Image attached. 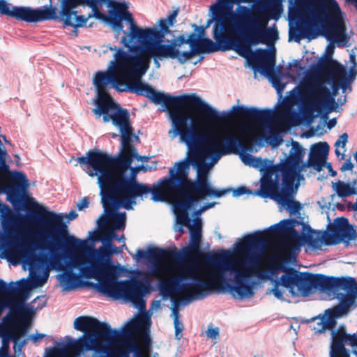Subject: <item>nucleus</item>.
Here are the masks:
<instances>
[{"label":"nucleus","mask_w":357,"mask_h":357,"mask_svg":"<svg viewBox=\"0 0 357 357\" xmlns=\"http://www.w3.org/2000/svg\"><path fill=\"white\" fill-rule=\"evenodd\" d=\"M35 211H29L27 218L33 222H38L47 227L54 225L50 234H55L63 241L68 250L64 254L66 268H78L81 274L87 278H95L98 282L95 284L97 290L104 295L115 300L123 299L126 302L132 303L140 310L146 307L144 297L151 290V280L148 277L141 278H130L123 281H118L121 267L113 264H104L99 261L86 262L84 258L79 255L80 252L87 248L85 240L79 239L69 235L68 226L63 222V217L52 211H47L44 206L35 204Z\"/></svg>","instance_id":"f257e3e1"},{"label":"nucleus","mask_w":357,"mask_h":357,"mask_svg":"<svg viewBox=\"0 0 357 357\" xmlns=\"http://www.w3.org/2000/svg\"><path fill=\"white\" fill-rule=\"evenodd\" d=\"M133 158L147 161L148 157L137 154L132 145L123 147L117 156H112L98 149H92L85 156L78 157L77 162L84 165V171L91 177L98 176L100 195L105 213L109 208L123 207L131 210L137 204L136 198L147 197L148 185L137 181L139 166L132 167Z\"/></svg>","instance_id":"f03ea898"},{"label":"nucleus","mask_w":357,"mask_h":357,"mask_svg":"<svg viewBox=\"0 0 357 357\" xmlns=\"http://www.w3.org/2000/svg\"><path fill=\"white\" fill-rule=\"evenodd\" d=\"M115 51L114 60L111 61L108 69L96 73L93 83L97 91L96 105L111 100L107 92L108 88L118 91H128L149 99L155 105L163 103L166 108L171 107L172 95L156 91L153 88L142 81V77L149 68V61L124 51L121 47L107 45V50Z\"/></svg>","instance_id":"7ed1b4c3"},{"label":"nucleus","mask_w":357,"mask_h":357,"mask_svg":"<svg viewBox=\"0 0 357 357\" xmlns=\"http://www.w3.org/2000/svg\"><path fill=\"white\" fill-rule=\"evenodd\" d=\"M231 23L229 24V33L238 38L239 46L249 50L245 58L255 72L268 76L273 86L278 92L283 90L284 85L280 79L273 77V68L275 63V47L271 50L257 49L252 51L249 47L259 44H271L278 38V31L275 24L267 26L268 20L259 14H254L252 8L245 6H238L236 13L232 14Z\"/></svg>","instance_id":"20e7f679"},{"label":"nucleus","mask_w":357,"mask_h":357,"mask_svg":"<svg viewBox=\"0 0 357 357\" xmlns=\"http://www.w3.org/2000/svg\"><path fill=\"white\" fill-rule=\"evenodd\" d=\"M231 254L230 250H222L220 253L206 257V263L214 267L213 271L207 273V281L204 280L203 275L197 271V265L182 268L183 275L190 280L191 289L194 290L193 294L187 298L188 302L204 299L214 291L218 282L236 299L253 296L254 282L251 279L252 273L237 268L230 259Z\"/></svg>","instance_id":"39448f33"},{"label":"nucleus","mask_w":357,"mask_h":357,"mask_svg":"<svg viewBox=\"0 0 357 357\" xmlns=\"http://www.w3.org/2000/svg\"><path fill=\"white\" fill-rule=\"evenodd\" d=\"M187 157L179 162H176L174 167L170 168L169 177H165L158 182V186L168 195H174L177 201L173 204L178 215L179 222H188V210L195 206L196 200L188 194V188L190 183L188 174L190 166H192L195 159L198 145L187 146Z\"/></svg>","instance_id":"423d86ee"},{"label":"nucleus","mask_w":357,"mask_h":357,"mask_svg":"<svg viewBox=\"0 0 357 357\" xmlns=\"http://www.w3.org/2000/svg\"><path fill=\"white\" fill-rule=\"evenodd\" d=\"M0 251L3 258H21L30 267L36 266V244L24 241L19 227L17 216L6 204L0 202Z\"/></svg>","instance_id":"0eeeda50"},{"label":"nucleus","mask_w":357,"mask_h":357,"mask_svg":"<svg viewBox=\"0 0 357 357\" xmlns=\"http://www.w3.org/2000/svg\"><path fill=\"white\" fill-rule=\"evenodd\" d=\"M339 9L335 0L320 1L307 8V13L301 17L296 24L294 40L299 42L301 38H314L322 31L327 39H331L336 33L343 30L338 29L335 24H341L340 20L335 19L331 9Z\"/></svg>","instance_id":"6e6552de"},{"label":"nucleus","mask_w":357,"mask_h":357,"mask_svg":"<svg viewBox=\"0 0 357 357\" xmlns=\"http://www.w3.org/2000/svg\"><path fill=\"white\" fill-rule=\"evenodd\" d=\"M145 317L136 316L128 321L121 331L112 330L109 325L107 347L102 349L104 357H149L144 354L134 335L144 325Z\"/></svg>","instance_id":"1a4fd4ad"},{"label":"nucleus","mask_w":357,"mask_h":357,"mask_svg":"<svg viewBox=\"0 0 357 357\" xmlns=\"http://www.w3.org/2000/svg\"><path fill=\"white\" fill-rule=\"evenodd\" d=\"M190 103L198 111L206 115L210 121H226L235 112L244 114L249 120L258 121L267 126L273 118L272 109H259L255 107H245L242 105H234L229 110L218 112L208 103L202 100L195 93L183 94L172 97L171 106Z\"/></svg>","instance_id":"9d476101"},{"label":"nucleus","mask_w":357,"mask_h":357,"mask_svg":"<svg viewBox=\"0 0 357 357\" xmlns=\"http://www.w3.org/2000/svg\"><path fill=\"white\" fill-rule=\"evenodd\" d=\"M213 139L207 141L205 144L198 145L197 155L193 160L192 167L197 170L195 181L190 180L188 194L196 200V206L199 200L207 197H220L231 191V189L216 190L211 185L208 174L211 164L206 162L211 152L214 149Z\"/></svg>","instance_id":"9b49d317"},{"label":"nucleus","mask_w":357,"mask_h":357,"mask_svg":"<svg viewBox=\"0 0 357 357\" xmlns=\"http://www.w3.org/2000/svg\"><path fill=\"white\" fill-rule=\"evenodd\" d=\"M112 13L113 23L120 30L123 28L122 20L130 24L127 36H123L121 40V43L123 46H128L129 42H133L134 39H165V36L171 33L169 29V25L165 19L159 20V27L141 28L137 26L132 14L128 11L127 3L118 4L113 9Z\"/></svg>","instance_id":"f8f14e48"},{"label":"nucleus","mask_w":357,"mask_h":357,"mask_svg":"<svg viewBox=\"0 0 357 357\" xmlns=\"http://www.w3.org/2000/svg\"><path fill=\"white\" fill-rule=\"evenodd\" d=\"M185 104L172 105L169 108H166L163 103L159 104L162 105V111L169 110V112L172 129L169 131V133L172 134V138L179 135L182 142L185 143L186 146H191L192 145H201L213 139V135L207 129L197 132L192 123L188 126V121L192 119L180 108ZM188 104L190 105V103ZM190 105L193 106L192 104Z\"/></svg>","instance_id":"ddd939ff"},{"label":"nucleus","mask_w":357,"mask_h":357,"mask_svg":"<svg viewBox=\"0 0 357 357\" xmlns=\"http://www.w3.org/2000/svg\"><path fill=\"white\" fill-rule=\"evenodd\" d=\"M93 112L98 117L102 116L105 123L112 121L119 129L121 137V146H130V143L139 140V137L133 133V128L130 121V113L127 109L121 107L113 100L100 102L93 109Z\"/></svg>","instance_id":"4468645a"},{"label":"nucleus","mask_w":357,"mask_h":357,"mask_svg":"<svg viewBox=\"0 0 357 357\" xmlns=\"http://www.w3.org/2000/svg\"><path fill=\"white\" fill-rule=\"evenodd\" d=\"M243 162L250 167L258 169L261 176L260 178V188L257 190L256 195L261 197L287 176L286 158L279 163L273 164V161L268 159H262L255 157L250 153L244 152L241 157Z\"/></svg>","instance_id":"2eb2a0df"},{"label":"nucleus","mask_w":357,"mask_h":357,"mask_svg":"<svg viewBox=\"0 0 357 357\" xmlns=\"http://www.w3.org/2000/svg\"><path fill=\"white\" fill-rule=\"evenodd\" d=\"M164 39H134L133 42H129L128 53L135 56L137 58H142V56H158L162 59H175L178 56V48L181 47L184 42L179 36L172 40L164 43Z\"/></svg>","instance_id":"dca6fc26"},{"label":"nucleus","mask_w":357,"mask_h":357,"mask_svg":"<svg viewBox=\"0 0 357 357\" xmlns=\"http://www.w3.org/2000/svg\"><path fill=\"white\" fill-rule=\"evenodd\" d=\"M74 328L86 334V351H98L102 354L104 347H107L109 324L97 319L81 316L75 319Z\"/></svg>","instance_id":"f3484780"},{"label":"nucleus","mask_w":357,"mask_h":357,"mask_svg":"<svg viewBox=\"0 0 357 357\" xmlns=\"http://www.w3.org/2000/svg\"><path fill=\"white\" fill-rule=\"evenodd\" d=\"M305 149L298 142H292L291 148L289 155L286 157L287 176L297 180L304 181L305 178L302 174L306 168L312 167L317 171H321L324 166L326 160L310 152L308 160L303 161Z\"/></svg>","instance_id":"a211bd4d"},{"label":"nucleus","mask_w":357,"mask_h":357,"mask_svg":"<svg viewBox=\"0 0 357 357\" xmlns=\"http://www.w3.org/2000/svg\"><path fill=\"white\" fill-rule=\"evenodd\" d=\"M347 278H335L326 276L322 274H312L304 272V276L301 284L296 291V296H307L310 295L313 289H320L333 292L337 298V294H341L340 291H344Z\"/></svg>","instance_id":"6ab92c4d"},{"label":"nucleus","mask_w":357,"mask_h":357,"mask_svg":"<svg viewBox=\"0 0 357 357\" xmlns=\"http://www.w3.org/2000/svg\"><path fill=\"white\" fill-rule=\"evenodd\" d=\"M300 181H297L288 176L282 178L277 183V186L262 195V198H271L284 206L290 214H296L301 209V203L294 200V194L296 193Z\"/></svg>","instance_id":"aec40b11"},{"label":"nucleus","mask_w":357,"mask_h":357,"mask_svg":"<svg viewBox=\"0 0 357 357\" xmlns=\"http://www.w3.org/2000/svg\"><path fill=\"white\" fill-rule=\"evenodd\" d=\"M10 6L6 0H0V15L26 22H38L57 18L56 8L52 6L36 9L25 6H12L10 8Z\"/></svg>","instance_id":"412c9836"},{"label":"nucleus","mask_w":357,"mask_h":357,"mask_svg":"<svg viewBox=\"0 0 357 357\" xmlns=\"http://www.w3.org/2000/svg\"><path fill=\"white\" fill-rule=\"evenodd\" d=\"M260 231L245 236L242 242L235 245L236 252L243 256L242 266L246 270H255L259 266L264 251L266 242L259 238Z\"/></svg>","instance_id":"4be33fe9"},{"label":"nucleus","mask_w":357,"mask_h":357,"mask_svg":"<svg viewBox=\"0 0 357 357\" xmlns=\"http://www.w3.org/2000/svg\"><path fill=\"white\" fill-rule=\"evenodd\" d=\"M330 357H357V332L348 334L344 325L330 329Z\"/></svg>","instance_id":"5701e85b"},{"label":"nucleus","mask_w":357,"mask_h":357,"mask_svg":"<svg viewBox=\"0 0 357 357\" xmlns=\"http://www.w3.org/2000/svg\"><path fill=\"white\" fill-rule=\"evenodd\" d=\"M309 93L312 96L310 104L302 109L303 116L312 120L313 113L317 111L321 105V103H327L328 112H338V103L335 102V98L331 95L329 90L322 84H315L308 86Z\"/></svg>","instance_id":"b1692460"},{"label":"nucleus","mask_w":357,"mask_h":357,"mask_svg":"<svg viewBox=\"0 0 357 357\" xmlns=\"http://www.w3.org/2000/svg\"><path fill=\"white\" fill-rule=\"evenodd\" d=\"M219 40L214 38L215 42L212 41L209 38H204L196 43V47L198 50V54L207 53L211 54L219 50L227 51L229 50H234L240 56H247L249 50L241 47L239 41H236L226 36H221Z\"/></svg>","instance_id":"393cba45"},{"label":"nucleus","mask_w":357,"mask_h":357,"mask_svg":"<svg viewBox=\"0 0 357 357\" xmlns=\"http://www.w3.org/2000/svg\"><path fill=\"white\" fill-rule=\"evenodd\" d=\"M356 237V231L353 226L349 224L348 219L339 217L335 219L333 227L326 234L324 242L326 245H336L341 242L349 243Z\"/></svg>","instance_id":"a878e982"},{"label":"nucleus","mask_w":357,"mask_h":357,"mask_svg":"<svg viewBox=\"0 0 357 357\" xmlns=\"http://www.w3.org/2000/svg\"><path fill=\"white\" fill-rule=\"evenodd\" d=\"M346 314L344 311L340 308L338 304L333 308H328L323 314L306 320V323H310L312 330L317 333H324L326 329L330 330L335 328L337 319L342 315Z\"/></svg>","instance_id":"bb28decb"},{"label":"nucleus","mask_w":357,"mask_h":357,"mask_svg":"<svg viewBox=\"0 0 357 357\" xmlns=\"http://www.w3.org/2000/svg\"><path fill=\"white\" fill-rule=\"evenodd\" d=\"M275 271H281L284 273L282 275L279 282L280 285L289 289L293 296H296V291H298L302 280L304 276V272H299L294 268L288 266V262L284 259H280L278 261Z\"/></svg>","instance_id":"cd10ccee"},{"label":"nucleus","mask_w":357,"mask_h":357,"mask_svg":"<svg viewBox=\"0 0 357 357\" xmlns=\"http://www.w3.org/2000/svg\"><path fill=\"white\" fill-rule=\"evenodd\" d=\"M114 238H118V235L113 231L104 234L100 241L104 247L109 250V252H107L102 247L99 248L98 250L92 248L87 252L89 259L92 261H99L100 263L104 264H112L110 255L113 253L119 252L117 248L112 242Z\"/></svg>","instance_id":"c85d7f7f"},{"label":"nucleus","mask_w":357,"mask_h":357,"mask_svg":"<svg viewBox=\"0 0 357 357\" xmlns=\"http://www.w3.org/2000/svg\"><path fill=\"white\" fill-rule=\"evenodd\" d=\"M105 3H107L108 7L109 8L108 22L112 26L114 31L116 33L117 36L121 32L124 33V36H127L128 32L123 31V28L121 30H120L119 27L114 26L113 23L112 13L113 9L116 8L118 4L126 3L125 1H116L114 0H89L86 5L90 7L92 10V13L88 15L89 18L94 17L98 20H105V15L102 13H101L98 8L99 6H101L102 4Z\"/></svg>","instance_id":"c756f323"},{"label":"nucleus","mask_w":357,"mask_h":357,"mask_svg":"<svg viewBox=\"0 0 357 357\" xmlns=\"http://www.w3.org/2000/svg\"><path fill=\"white\" fill-rule=\"evenodd\" d=\"M344 294H337L340 308L346 314L357 307V281L355 278L347 277Z\"/></svg>","instance_id":"7c9ffc66"},{"label":"nucleus","mask_w":357,"mask_h":357,"mask_svg":"<svg viewBox=\"0 0 357 357\" xmlns=\"http://www.w3.org/2000/svg\"><path fill=\"white\" fill-rule=\"evenodd\" d=\"M54 225H52L50 227H47L44 234L47 236V242L45 243V249L49 252L50 258L47 257V260L45 262L50 261V265L52 268L56 270H61L64 267L61 263V257L59 255L58 250L60 248L61 243L58 241V238L55 234H50V231L53 229Z\"/></svg>","instance_id":"2f4dec72"},{"label":"nucleus","mask_w":357,"mask_h":357,"mask_svg":"<svg viewBox=\"0 0 357 357\" xmlns=\"http://www.w3.org/2000/svg\"><path fill=\"white\" fill-rule=\"evenodd\" d=\"M188 280L182 274L174 277L168 281H160L158 284V289L163 298H167L172 294L177 292H183L188 289H191L190 280Z\"/></svg>","instance_id":"473e14b6"},{"label":"nucleus","mask_w":357,"mask_h":357,"mask_svg":"<svg viewBox=\"0 0 357 357\" xmlns=\"http://www.w3.org/2000/svg\"><path fill=\"white\" fill-rule=\"evenodd\" d=\"M218 149H222V153L223 155L229 154H239L240 157L244 152H246L248 148L246 145L243 142L242 139L234 135V133H229L222 140V143L218 144Z\"/></svg>","instance_id":"72a5a7b5"},{"label":"nucleus","mask_w":357,"mask_h":357,"mask_svg":"<svg viewBox=\"0 0 357 357\" xmlns=\"http://www.w3.org/2000/svg\"><path fill=\"white\" fill-rule=\"evenodd\" d=\"M190 245L182 248L180 250H175L170 254L172 259L176 261H182L190 256L192 251L198 250L202 239V232L190 231Z\"/></svg>","instance_id":"f704fd0d"},{"label":"nucleus","mask_w":357,"mask_h":357,"mask_svg":"<svg viewBox=\"0 0 357 357\" xmlns=\"http://www.w3.org/2000/svg\"><path fill=\"white\" fill-rule=\"evenodd\" d=\"M245 1V0H219L218 3L211 6V10H214L221 18H225L228 33H229V26L231 23V16L232 14L236 13V10L235 12L232 11L234 4H239L241 2Z\"/></svg>","instance_id":"c9c22d12"},{"label":"nucleus","mask_w":357,"mask_h":357,"mask_svg":"<svg viewBox=\"0 0 357 357\" xmlns=\"http://www.w3.org/2000/svg\"><path fill=\"white\" fill-rule=\"evenodd\" d=\"M289 222L292 225L293 238H300L301 236L299 233L296 230L295 227L301 225H302V235L303 236V238L307 243L314 248L319 247V237L317 236L316 238H314L313 234L314 231L308 225L296 219H289Z\"/></svg>","instance_id":"e433bc0d"},{"label":"nucleus","mask_w":357,"mask_h":357,"mask_svg":"<svg viewBox=\"0 0 357 357\" xmlns=\"http://www.w3.org/2000/svg\"><path fill=\"white\" fill-rule=\"evenodd\" d=\"M86 334H83L78 340L68 337L65 342L59 344L56 348L58 353L66 354L70 350H73L77 355H79L86 350Z\"/></svg>","instance_id":"4c0bfd02"},{"label":"nucleus","mask_w":357,"mask_h":357,"mask_svg":"<svg viewBox=\"0 0 357 357\" xmlns=\"http://www.w3.org/2000/svg\"><path fill=\"white\" fill-rule=\"evenodd\" d=\"M36 255L38 257V259H37V264L36 266L30 267V265L24 261L21 258H12L13 259H16L18 261H20L22 263L24 264V265H27L28 268L30 271L31 275V279L29 280V286L32 287H42L43 284H45L47 280V276L44 275H40L36 273H34L33 270L37 268L40 264H42L44 263V261H46L47 260V254H41V255H37L36 253Z\"/></svg>","instance_id":"58836bf2"},{"label":"nucleus","mask_w":357,"mask_h":357,"mask_svg":"<svg viewBox=\"0 0 357 357\" xmlns=\"http://www.w3.org/2000/svg\"><path fill=\"white\" fill-rule=\"evenodd\" d=\"M213 17L211 19L208 20L206 24L204 26L207 29L211 24L214 22L213 28V38H221V36H225V33L228 32L227 29V24L225 22V18H221L214 10H211Z\"/></svg>","instance_id":"ea45409f"},{"label":"nucleus","mask_w":357,"mask_h":357,"mask_svg":"<svg viewBox=\"0 0 357 357\" xmlns=\"http://www.w3.org/2000/svg\"><path fill=\"white\" fill-rule=\"evenodd\" d=\"M80 275L73 272L72 268H66L64 273L58 275V278L63 290L77 287L80 281Z\"/></svg>","instance_id":"a19ab883"},{"label":"nucleus","mask_w":357,"mask_h":357,"mask_svg":"<svg viewBox=\"0 0 357 357\" xmlns=\"http://www.w3.org/2000/svg\"><path fill=\"white\" fill-rule=\"evenodd\" d=\"M89 0H62L61 1V16L64 17V24H70L69 15L75 14V11H72L71 9L76 8L78 6L86 5Z\"/></svg>","instance_id":"79ce46f5"},{"label":"nucleus","mask_w":357,"mask_h":357,"mask_svg":"<svg viewBox=\"0 0 357 357\" xmlns=\"http://www.w3.org/2000/svg\"><path fill=\"white\" fill-rule=\"evenodd\" d=\"M179 38H182L184 40L183 43V44H188L190 50V51H185V52H181L179 50V48H178V56L176 57V59L178 61V62L181 64H183L190 59L193 55L198 54V50L196 47V45L193 43V42L191 40V42H189L185 39V35L182 34L179 36Z\"/></svg>","instance_id":"37998d69"},{"label":"nucleus","mask_w":357,"mask_h":357,"mask_svg":"<svg viewBox=\"0 0 357 357\" xmlns=\"http://www.w3.org/2000/svg\"><path fill=\"white\" fill-rule=\"evenodd\" d=\"M337 73V75L335 79V82L342 89V93H345L347 89H349V91H351V89L349 85L351 81L348 78L345 68L342 66H340L338 68Z\"/></svg>","instance_id":"c03bdc74"},{"label":"nucleus","mask_w":357,"mask_h":357,"mask_svg":"<svg viewBox=\"0 0 357 357\" xmlns=\"http://www.w3.org/2000/svg\"><path fill=\"white\" fill-rule=\"evenodd\" d=\"M329 145L327 142H319L312 145L310 153L326 160L329 152Z\"/></svg>","instance_id":"a18cd8bd"},{"label":"nucleus","mask_w":357,"mask_h":357,"mask_svg":"<svg viewBox=\"0 0 357 357\" xmlns=\"http://www.w3.org/2000/svg\"><path fill=\"white\" fill-rule=\"evenodd\" d=\"M27 287L26 280H21L17 282V286L13 284L8 285L3 280L0 279V294L7 291L16 292L17 290L25 289Z\"/></svg>","instance_id":"49530a36"},{"label":"nucleus","mask_w":357,"mask_h":357,"mask_svg":"<svg viewBox=\"0 0 357 357\" xmlns=\"http://www.w3.org/2000/svg\"><path fill=\"white\" fill-rule=\"evenodd\" d=\"M10 308L11 310H15L17 313L23 316H31L37 311L33 306L29 304L24 303L23 301L10 305Z\"/></svg>","instance_id":"de8ad7c7"},{"label":"nucleus","mask_w":357,"mask_h":357,"mask_svg":"<svg viewBox=\"0 0 357 357\" xmlns=\"http://www.w3.org/2000/svg\"><path fill=\"white\" fill-rule=\"evenodd\" d=\"M148 188L150 190L149 194H151V199L154 202H164L165 197H174L176 199L174 195L166 194L160 187L158 186V182L154 185L153 188H150L148 185Z\"/></svg>","instance_id":"09e8293b"},{"label":"nucleus","mask_w":357,"mask_h":357,"mask_svg":"<svg viewBox=\"0 0 357 357\" xmlns=\"http://www.w3.org/2000/svg\"><path fill=\"white\" fill-rule=\"evenodd\" d=\"M207 130H208L211 135H213V146H215L214 149L210 153V155L208 157L211 158V162H209V164H211V165L218 162V161L220 160L221 155H224L222 153V149H218V143L216 142V138H215V132L214 131L213 129L212 128H207Z\"/></svg>","instance_id":"8fccbe9b"},{"label":"nucleus","mask_w":357,"mask_h":357,"mask_svg":"<svg viewBox=\"0 0 357 357\" xmlns=\"http://www.w3.org/2000/svg\"><path fill=\"white\" fill-rule=\"evenodd\" d=\"M167 252L165 250L159 248H150L147 251V259L150 261H159L160 259L165 257Z\"/></svg>","instance_id":"3c124183"},{"label":"nucleus","mask_w":357,"mask_h":357,"mask_svg":"<svg viewBox=\"0 0 357 357\" xmlns=\"http://www.w3.org/2000/svg\"><path fill=\"white\" fill-rule=\"evenodd\" d=\"M264 140L273 147L279 146L282 142V138L278 132L269 130L264 135Z\"/></svg>","instance_id":"603ef678"},{"label":"nucleus","mask_w":357,"mask_h":357,"mask_svg":"<svg viewBox=\"0 0 357 357\" xmlns=\"http://www.w3.org/2000/svg\"><path fill=\"white\" fill-rule=\"evenodd\" d=\"M174 213L176 215V222L178 225H184L185 227H189V231H200V232H202V220L199 218H198L197 216H195V218L193 220V223L192 224V220L188 216L189 222L185 223V222H179L178 220V215H177V213H176V211L174 209Z\"/></svg>","instance_id":"864d4df0"},{"label":"nucleus","mask_w":357,"mask_h":357,"mask_svg":"<svg viewBox=\"0 0 357 357\" xmlns=\"http://www.w3.org/2000/svg\"><path fill=\"white\" fill-rule=\"evenodd\" d=\"M192 26L195 27V31L197 32V33H192L185 36V39L189 42H191L192 40L193 43L196 45L198 41L204 39L203 36L205 34L206 27H204V26H197L196 24H192Z\"/></svg>","instance_id":"5fc2aeb1"},{"label":"nucleus","mask_w":357,"mask_h":357,"mask_svg":"<svg viewBox=\"0 0 357 357\" xmlns=\"http://www.w3.org/2000/svg\"><path fill=\"white\" fill-rule=\"evenodd\" d=\"M89 19V16L85 17L84 15H77V12H75V14H71L69 15L70 24L66 25L70 26L76 29L77 27L86 26Z\"/></svg>","instance_id":"6e6d98bb"},{"label":"nucleus","mask_w":357,"mask_h":357,"mask_svg":"<svg viewBox=\"0 0 357 357\" xmlns=\"http://www.w3.org/2000/svg\"><path fill=\"white\" fill-rule=\"evenodd\" d=\"M289 70L293 75L298 79L303 77L306 74L305 67L301 66L298 60H294L293 65L289 63Z\"/></svg>","instance_id":"4d7b16f0"},{"label":"nucleus","mask_w":357,"mask_h":357,"mask_svg":"<svg viewBox=\"0 0 357 357\" xmlns=\"http://www.w3.org/2000/svg\"><path fill=\"white\" fill-rule=\"evenodd\" d=\"M126 213H117L114 217L113 229L114 230L123 229L126 227Z\"/></svg>","instance_id":"13d9d810"},{"label":"nucleus","mask_w":357,"mask_h":357,"mask_svg":"<svg viewBox=\"0 0 357 357\" xmlns=\"http://www.w3.org/2000/svg\"><path fill=\"white\" fill-rule=\"evenodd\" d=\"M289 219L281 220L279 224L280 228V235H289L293 237L292 225L289 222Z\"/></svg>","instance_id":"bf43d9fd"},{"label":"nucleus","mask_w":357,"mask_h":357,"mask_svg":"<svg viewBox=\"0 0 357 357\" xmlns=\"http://www.w3.org/2000/svg\"><path fill=\"white\" fill-rule=\"evenodd\" d=\"M117 209L118 208H109L108 209V213H105V210L104 209V213L97 220L98 227L100 228L104 227L107 222V218H106V215H112L113 214L114 211Z\"/></svg>","instance_id":"052dcab7"},{"label":"nucleus","mask_w":357,"mask_h":357,"mask_svg":"<svg viewBox=\"0 0 357 357\" xmlns=\"http://www.w3.org/2000/svg\"><path fill=\"white\" fill-rule=\"evenodd\" d=\"M348 138H349V136L347 132L342 134L339 137L337 140L335 142L334 146L337 148H339V147L344 148L348 142Z\"/></svg>","instance_id":"680f3d73"},{"label":"nucleus","mask_w":357,"mask_h":357,"mask_svg":"<svg viewBox=\"0 0 357 357\" xmlns=\"http://www.w3.org/2000/svg\"><path fill=\"white\" fill-rule=\"evenodd\" d=\"M32 303L36 306V310H40L46 305V301L45 300V296H38L33 299Z\"/></svg>","instance_id":"e2e57ef3"},{"label":"nucleus","mask_w":357,"mask_h":357,"mask_svg":"<svg viewBox=\"0 0 357 357\" xmlns=\"http://www.w3.org/2000/svg\"><path fill=\"white\" fill-rule=\"evenodd\" d=\"M174 329H175V337L176 340H180L182 336V331L184 328L183 324L181 321L176 320L174 321Z\"/></svg>","instance_id":"0e129e2a"},{"label":"nucleus","mask_w":357,"mask_h":357,"mask_svg":"<svg viewBox=\"0 0 357 357\" xmlns=\"http://www.w3.org/2000/svg\"><path fill=\"white\" fill-rule=\"evenodd\" d=\"M160 269V266L159 261H152L151 262V266L149 267L150 274L151 275H157Z\"/></svg>","instance_id":"69168bd1"},{"label":"nucleus","mask_w":357,"mask_h":357,"mask_svg":"<svg viewBox=\"0 0 357 357\" xmlns=\"http://www.w3.org/2000/svg\"><path fill=\"white\" fill-rule=\"evenodd\" d=\"M234 197H239L245 194H251V191L248 190L245 187L241 186L232 190Z\"/></svg>","instance_id":"338daca9"},{"label":"nucleus","mask_w":357,"mask_h":357,"mask_svg":"<svg viewBox=\"0 0 357 357\" xmlns=\"http://www.w3.org/2000/svg\"><path fill=\"white\" fill-rule=\"evenodd\" d=\"M280 283L279 281H277L275 284V286L272 290L273 294L274 296L279 300L284 301V296H283V292L278 288V285H280Z\"/></svg>","instance_id":"774afa93"}]
</instances>
